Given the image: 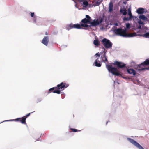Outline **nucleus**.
<instances>
[{"label":"nucleus","mask_w":149,"mask_h":149,"mask_svg":"<svg viewBox=\"0 0 149 149\" xmlns=\"http://www.w3.org/2000/svg\"><path fill=\"white\" fill-rule=\"evenodd\" d=\"M114 33L118 36L125 37H131L135 36L136 34L135 33L128 34L127 33V30L126 29H124L122 28H118L114 30Z\"/></svg>","instance_id":"nucleus-1"},{"label":"nucleus","mask_w":149,"mask_h":149,"mask_svg":"<svg viewBox=\"0 0 149 149\" xmlns=\"http://www.w3.org/2000/svg\"><path fill=\"white\" fill-rule=\"evenodd\" d=\"M69 84H66L65 83L61 82L60 84H58L56 87L57 89H55L53 92L54 93H56L60 94L61 91H62L69 86Z\"/></svg>","instance_id":"nucleus-2"},{"label":"nucleus","mask_w":149,"mask_h":149,"mask_svg":"<svg viewBox=\"0 0 149 149\" xmlns=\"http://www.w3.org/2000/svg\"><path fill=\"white\" fill-rule=\"evenodd\" d=\"M106 67L109 72L112 73L113 74L117 76H122L121 74L118 71L117 68L112 67L111 65H106Z\"/></svg>","instance_id":"nucleus-3"},{"label":"nucleus","mask_w":149,"mask_h":149,"mask_svg":"<svg viewBox=\"0 0 149 149\" xmlns=\"http://www.w3.org/2000/svg\"><path fill=\"white\" fill-rule=\"evenodd\" d=\"M149 65V60L146 59L144 62L138 65L137 68L138 70L141 71L145 70H149V67L145 68V67Z\"/></svg>","instance_id":"nucleus-4"},{"label":"nucleus","mask_w":149,"mask_h":149,"mask_svg":"<svg viewBox=\"0 0 149 149\" xmlns=\"http://www.w3.org/2000/svg\"><path fill=\"white\" fill-rule=\"evenodd\" d=\"M35 111H34L33 112H31L25 116L22 117L21 118H19L11 120H8V121H20L23 124H26V118L29 116L30 114L34 112Z\"/></svg>","instance_id":"nucleus-5"},{"label":"nucleus","mask_w":149,"mask_h":149,"mask_svg":"<svg viewBox=\"0 0 149 149\" xmlns=\"http://www.w3.org/2000/svg\"><path fill=\"white\" fill-rule=\"evenodd\" d=\"M102 43L106 48H111L112 45V44L109 40L106 38H104L102 41Z\"/></svg>","instance_id":"nucleus-6"},{"label":"nucleus","mask_w":149,"mask_h":149,"mask_svg":"<svg viewBox=\"0 0 149 149\" xmlns=\"http://www.w3.org/2000/svg\"><path fill=\"white\" fill-rule=\"evenodd\" d=\"M76 28L80 29L81 28V24H73L71 23L67 25L66 26V29L69 30L71 29Z\"/></svg>","instance_id":"nucleus-7"},{"label":"nucleus","mask_w":149,"mask_h":149,"mask_svg":"<svg viewBox=\"0 0 149 149\" xmlns=\"http://www.w3.org/2000/svg\"><path fill=\"white\" fill-rule=\"evenodd\" d=\"M127 139L130 142L137 147L139 149H144L134 139L130 138H128Z\"/></svg>","instance_id":"nucleus-8"},{"label":"nucleus","mask_w":149,"mask_h":149,"mask_svg":"<svg viewBox=\"0 0 149 149\" xmlns=\"http://www.w3.org/2000/svg\"><path fill=\"white\" fill-rule=\"evenodd\" d=\"M103 21V19L101 18L99 21L97 19L93 20L92 22L90 21L89 24L91 27H95L97 26L99 24H100Z\"/></svg>","instance_id":"nucleus-9"},{"label":"nucleus","mask_w":149,"mask_h":149,"mask_svg":"<svg viewBox=\"0 0 149 149\" xmlns=\"http://www.w3.org/2000/svg\"><path fill=\"white\" fill-rule=\"evenodd\" d=\"M113 65H116L117 67L118 68H126V64L123 62H119L117 61H115L113 63Z\"/></svg>","instance_id":"nucleus-10"},{"label":"nucleus","mask_w":149,"mask_h":149,"mask_svg":"<svg viewBox=\"0 0 149 149\" xmlns=\"http://www.w3.org/2000/svg\"><path fill=\"white\" fill-rule=\"evenodd\" d=\"M86 17L81 21V22L82 24H89L90 21H91V17L88 15H86Z\"/></svg>","instance_id":"nucleus-11"},{"label":"nucleus","mask_w":149,"mask_h":149,"mask_svg":"<svg viewBox=\"0 0 149 149\" xmlns=\"http://www.w3.org/2000/svg\"><path fill=\"white\" fill-rule=\"evenodd\" d=\"M49 42V37L48 36H45L42 39L41 42L47 46L48 45Z\"/></svg>","instance_id":"nucleus-12"},{"label":"nucleus","mask_w":149,"mask_h":149,"mask_svg":"<svg viewBox=\"0 0 149 149\" xmlns=\"http://www.w3.org/2000/svg\"><path fill=\"white\" fill-rule=\"evenodd\" d=\"M113 11V4L111 2L109 5V12L111 13Z\"/></svg>","instance_id":"nucleus-13"},{"label":"nucleus","mask_w":149,"mask_h":149,"mask_svg":"<svg viewBox=\"0 0 149 149\" xmlns=\"http://www.w3.org/2000/svg\"><path fill=\"white\" fill-rule=\"evenodd\" d=\"M127 71L128 73L132 74L133 76L135 75L136 74V72L133 69H127Z\"/></svg>","instance_id":"nucleus-14"},{"label":"nucleus","mask_w":149,"mask_h":149,"mask_svg":"<svg viewBox=\"0 0 149 149\" xmlns=\"http://www.w3.org/2000/svg\"><path fill=\"white\" fill-rule=\"evenodd\" d=\"M144 9L143 8H140L137 10V12L139 14H142L144 13Z\"/></svg>","instance_id":"nucleus-15"},{"label":"nucleus","mask_w":149,"mask_h":149,"mask_svg":"<svg viewBox=\"0 0 149 149\" xmlns=\"http://www.w3.org/2000/svg\"><path fill=\"white\" fill-rule=\"evenodd\" d=\"M40 17L35 16L33 19V20L34 23H36L38 21L40 20Z\"/></svg>","instance_id":"nucleus-16"},{"label":"nucleus","mask_w":149,"mask_h":149,"mask_svg":"<svg viewBox=\"0 0 149 149\" xmlns=\"http://www.w3.org/2000/svg\"><path fill=\"white\" fill-rule=\"evenodd\" d=\"M98 58H97L95 61V66L97 67H100L101 65V63H100V62L99 63H98V62L99 61L98 60Z\"/></svg>","instance_id":"nucleus-17"},{"label":"nucleus","mask_w":149,"mask_h":149,"mask_svg":"<svg viewBox=\"0 0 149 149\" xmlns=\"http://www.w3.org/2000/svg\"><path fill=\"white\" fill-rule=\"evenodd\" d=\"M139 18L141 19L144 20H146L147 19V17L144 15L141 14L139 16Z\"/></svg>","instance_id":"nucleus-18"},{"label":"nucleus","mask_w":149,"mask_h":149,"mask_svg":"<svg viewBox=\"0 0 149 149\" xmlns=\"http://www.w3.org/2000/svg\"><path fill=\"white\" fill-rule=\"evenodd\" d=\"M101 57H102V60L103 62H105V61L107 62H108V60L107 58L106 54L105 53H104L103 55V57H102V56Z\"/></svg>","instance_id":"nucleus-19"},{"label":"nucleus","mask_w":149,"mask_h":149,"mask_svg":"<svg viewBox=\"0 0 149 149\" xmlns=\"http://www.w3.org/2000/svg\"><path fill=\"white\" fill-rule=\"evenodd\" d=\"M120 12L123 13L124 15H126L127 14V10L126 9H121L120 10Z\"/></svg>","instance_id":"nucleus-20"},{"label":"nucleus","mask_w":149,"mask_h":149,"mask_svg":"<svg viewBox=\"0 0 149 149\" xmlns=\"http://www.w3.org/2000/svg\"><path fill=\"white\" fill-rule=\"evenodd\" d=\"M81 27H87L88 28H91V26L90 25H88L86 24H81Z\"/></svg>","instance_id":"nucleus-21"},{"label":"nucleus","mask_w":149,"mask_h":149,"mask_svg":"<svg viewBox=\"0 0 149 149\" xmlns=\"http://www.w3.org/2000/svg\"><path fill=\"white\" fill-rule=\"evenodd\" d=\"M128 14L129 15L130 18H132V16L131 12V10L130 8H129L128 9Z\"/></svg>","instance_id":"nucleus-22"},{"label":"nucleus","mask_w":149,"mask_h":149,"mask_svg":"<svg viewBox=\"0 0 149 149\" xmlns=\"http://www.w3.org/2000/svg\"><path fill=\"white\" fill-rule=\"evenodd\" d=\"M55 89H57L56 87H53V88H50L49 90V91L48 92V94L49 93H50L51 92H53L54 91Z\"/></svg>","instance_id":"nucleus-23"},{"label":"nucleus","mask_w":149,"mask_h":149,"mask_svg":"<svg viewBox=\"0 0 149 149\" xmlns=\"http://www.w3.org/2000/svg\"><path fill=\"white\" fill-rule=\"evenodd\" d=\"M99 42L98 40H95L93 41V43L95 45L98 46L99 45Z\"/></svg>","instance_id":"nucleus-24"},{"label":"nucleus","mask_w":149,"mask_h":149,"mask_svg":"<svg viewBox=\"0 0 149 149\" xmlns=\"http://www.w3.org/2000/svg\"><path fill=\"white\" fill-rule=\"evenodd\" d=\"M70 129L72 131V132H80L81 131L80 130H78L75 129H73L72 128H70Z\"/></svg>","instance_id":"nucleus-25"},{"label":"nucleus","mask_w":149,"mask_h":149,"mask_svg":"<svg viewBox=\"0 0 149 149\" xmlns=\"http://www.w3.org/2000/svg\"><path fill=\"white\" fill-rule=\"evenodd\" d=\"M143 37L146 38H149V32L146 33L143 35Z\"/></svg>","instance_id":"nucleus-26"},{"label":"nucleus","mask_w":149,"mask_h":149,"mask_svg":"<svg viewBox=\"0 0 149 149\" xmlns=\"http://www.w3.org/2000/svg\"><path fill=\"white\" fill-rule=\"evenodd\" d=\"M99 0H98L97 1L96 3L95 4L96 6H99L101 3V2H102V1L99 2Z\"/></svg>","instance_id":"nucleus-27"},{"label":"nucleus","mask_w":149,"mask_h":149,"mask_svg":"<svg viewBox=\"0 0 149 149\" xmlns=\"http://www.w3.org/2000/svg\"><path fill=\"white\" fill-rule=\"evenodd\" d=\"M130 19L129 18H128V17H124L123 18V19L124 20H125V21H128V20H130Z\"/></svg>","instance_id":"nucleus-28"},{"label":"nucleus","mask_w":149,"mask_h":149,"mask_svg":"<svg viewBox=\"0 0 149 149\" xmlns=\"http://www.w3.org/2000/svg\"><path fill=\"white\" fill-rule=\"evenodd\" d=\"M130 25L129 23H127L126 24V27L127 29H129L130 27Z\"/></svg>","instance_id":"nucleus-29"},{"label":"nucleus","mask_w":149,"mask_h":149,"mask_svg":"<svg viewBox=\"0 0 149 149\" xmlns=\"http://www.w3.org/2000/svg\"><path fill=\"white\" fill-rule=\"evenodd\" d=\"M138 23H139V24H143V22L141 20H139L138 21Z\"/></svg>","instance_id":"nucleus-30"},{"label":"nucleus","mask_w":149,"mask_h":149,"mask_svg":"<svg viewBox=\"0 0 149 149\" xmlns=\"http://www.w3.org/2000/svg\"><path fill=\"white\" fill-rule=\"evenodd\" d=\"M34 15V12H31V17H33Z\"/></svg>","instance_id":"nucleus-31"},{"label":"nucleus","mask_w":149,"mask_h":149,"mask_svg":"<svg viewBox=\"0 0 149 149\" xmlns=\"http://www.w3.org/2000/svg\"><path fill=\"white\" fill-rule=\"evenodd\" d=\"M100 54H99L98 53H96L95 54V55L97 56L98 57H100Z\"/></svg>","instance_id":"nucleus-32"},{"label":"nucleus","mask_w":149,"mask_h":149,"mask_svg":"<svg viewBox=\"0 0 149 149\" xmlns=\"http://www.w3.org/2000/svg\"><path fill=\"white\" fill-rule=\"evenodd\" d=\"M137 28H138V29H141V25H139L138 26V27H137Z\"/></svg>","instance_id":"nucleus-33"},{"label":"nucleus","mask_w":149,"mask_h":149,"mask_svg":"<svg viewBox=\"0 0 149 149\" xmlns=\"http://www.w3.org/2000/svg\"><path fill=\"white\" fill-rule=\"evenodd\" d=\"M88 6H89V7H91V6H93V5L92 4H89V5Z\"/></svg>","instance_id":"nucleus-34"},{"label":"nucleus","mask_w":149,"mask_h":149,"mask_svg":"<svg viewBox=\"0 0 149 149\" xmlns=\"http://www.w3.org/2000/svg\"><path fill=\"white\" fill-rule=\"evenodd\" d=\"M45 34L46 35H47L48 34V33L47 32H46L45 33Z\"/></svg>","instance_id":"nucleus-35"},{"label":"nucleus","mask_w":149,"mask_h":149,"mask_svg":"<svg viewBox=\"0 0 149 149\" xmlns=\"http://www.w3.org/2000/svg\"><path fill=\"white\" fill-rule=\"evenodd\" d=\"M107 123H108V122H107V123H106V124H107Z\"/></svg>","instance_id":"nucleus-36"}]
</instances>
